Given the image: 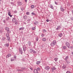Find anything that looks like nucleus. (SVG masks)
Masks as SVG:
<instances>
[{"instance_id": "7c9ffc66", "label": "nucleus", "mask_w": 73, "mask_h": 73, "mask_svg": "<svg viewBox=\"0 0 73 73\" xmlns=\"http://www.w3.org/2000/svg\"><path fill=\"white\" fill-rule=\"evenodd\" d=\"M41 37H44L45 35L43 34H41Z\"/></svg>"}, {"instance_id": "2eb2a0df", "label": "nucleus", "mask_w": 73, "mask_h": 73, "mask_svg": "<svg viewBox=\"0 0 73 73\" xmlns=\"http://www.w3.org/2000/svg\"><path fill=\"white\" fill-rule=\"evenodd\" d=\"M8 15H9V16H10V17H12V15H11V13L10 12H8Z\"/></svg>"}, {"instance_id": "052dcab7", "label": "nucleus", "mask_w": 73, "mask_h": 73, "mask_svg": "<svg viewBox=\"0 0 73 73\" xmlns=\"http://www.w3.org/2000/svg\"><path fill=\"white\" fill-rule=\"evenodd\" d=\"M34 24H35V25H36V23H34Z\"/></svg>"}, {"instance_id": "a211bd4d", "label": "nucleus", "mask_w": 73, "mask_h": 73, "mask_svg": "<svg viewBox=\"0 0 73 73\" xmlns=\"http://www.w3.org/2000/svg\"><path fill=\"white\" fill-rule=\"evenodd\" d=\"M68 58L69 57H68V56H67L64 59V60H65V61H67V60H68Z\"/></svg>"}, {"instance_id": "412c9836", "label": "nucleus", "mask_w": 73, "mask_h": 73, "mask_svg": "<svg viewBox=\"0 0 73 73\" xmlns=\"http://www.w3.org/2000/svg\"><path fill=\"white\" fill-rule=\"evenodd\" d=\"M23 51H24V52H25V51H26V47H24L23 46Z\"/></svg>"}, {"instance_id": "dca6fc26", "label": "nucleus", "mask_w": 73, "mask_h": 73, "mask_svg": "<svg viewBox=\"0 0 73 73\" xmlns=\"http://www.w3.org/2000/svg\"><path fill=\"white\" fill-rule=\"evenodd\" d=\"M34 50H33V49H31L30 50V52L31 53H32L33 52V51Z\"/></svg>"}, {"instance_id": "1a4fd4ad", "label": "nucleus", "mask_w": 73, "mask_h": 73, "mask_svg": "<svg viewBox=\"0 0 73 73\" xmlns=\"http://www.w3.org/2000/svg\"><path fill=\"white\" fill-rule=\"evenodd\" d=\"M6 40V37H3L2 38L1 40L2 41H5Z\"/></svg>"}, {"instance_id": "69168bd1", "label": "nucleus", "mask_w": 73, "mask_h": 73, "mask_svg": "<svg viewBox=\"0 0 73 73\" xmlns=\"http://www.w3.org/2000/svg\"><path fill=\"white\" fill-rule=\"evenodd\" d=\"M1 1V0H0V1Z\"/></svg>"}, {"instance_id": "0e129e2a", "label": "nucleus", "mask_w": 73, "mask_h": 73, "mask_svg": "<svg viewBox=\"0 0 73 73\" xmlns=\"http://www.w3.org/2000/svg\"><path fill=\"white\" fill-rule=\"evenodd\" d=\"M72 44H73V41H72Z\"/></svg>"}, {"instance_id": "c756f323", "label": "nucleus", "mask_w": 73, "mask_h": 73, "mask_svg": "<svg viewBox=\"0 0 73 73\" xmlns=\"http://www.w3.org/2000/svg\"><path fill=\"white\" fill-rule=\"evenodd\" d=\"M5 30L8 31L9 30V28L8 27H6L5 28Z\"/></svg>"}, {"instance_id": "473e14b6", "label": "nucleus", "mask_w": 73, "mask_h": 73, "mask_svg": "<svg viewBox=\"0 0 73 73\" xmlns=\"http://www.w3.org/2000/svg\"><path fill=\"white\" fill-rule=\"evenodd\" d=\"M14 22L15 23V24H16V25L18 24V22H17V21H15Z\"/></svg>"}, {"instance_id": "72a5a7b5", "label": "nucleus", "mask_w": 73, "mask_h": 73, "mask_svg": "<svg viewBox=\"0 0 73 73\" xmlns=\"http://www.w3.org/2000/svg\"><path fill=\"white\" fill-rule=\"evenodd\" d=\"M32 30H35L36 29V28L35 27H32Z\"/></svg>"}, {"instance_id": "a878e982", "label": "nucleus", "mask_w": 73, "mask_h": 73, "mask_svg": "<svg viewBox=\"0 0 73 73\" xmlns=\"http://www.w3.org/2000/svg\"><path fill=\"white\" fill-rule=\"evenodd\" d=\"M36 70H37V71H40V68L39 67H38L36 68Z\"/></svg>"}, {"instance_id": "3c124183", "label": "nucleus", "mask_w": 73, "mask_h": 73, "mask_svg": "<svg viewBox=\"0 0 73 73\" xmlns=\"http://www.w3.org/2000/svg\"><path fill=\"white\" fill-rule=\"evenodd\" d=\"M11 4H12L13 5L14 4V3L13 2H11Z\"/></svg>"}, {"instance_id": "8fccbe9b", "label": "nucleus", "mask_w": 73, "mask_h": 73, "mask_svg": "<svg viewBox=\"0 0 73 73\" xmlns=\"http://www.w3.org/2000/svg\"><path fill=\"white\" fill-rule=\"evenodd\" d=\"M30 69L31 70H33V68H30Z\"/></svg>"}, {"instance_id": "864d4df0", "label": "nucleus", "mask_w": 73, "mask_h": 73, "mask_svg": "<svg viewBox=\"0 0 73 73\" xmlns=\"http://www.w3.org/2000/svg\"><path fill=\"white\" fill-rule=\"evenodd\" d=\"M14 58H15V59H16V56H14Z\"/></svg>"}, {"instance_id": "c03bdc74", "label": "nucleus", "mask_w": 73, "mask_h": 73, "mask_svg": "<svg viewBox=\"0 0 73 73\" xmlns=\"http://www.w3.org/2000/svg\"><path fill=\"white\" fill-rule=\"evenodd\" d=\"M70 19L71 20H73V17H71L70 18Z\"/></svg>"}, {"instance_id": "b1692460", "label": "nucleus", "mask_w": 73, "mask_h": 73, "mask_svg": "<svg viewBox=\"0 0 73 73\" xmlns=\"http://www.w3.org/2000/svg\"><path fill=\"white\" fill-rule=\"evenodd\" d=\"M23 18L25 20H26L27 19V16L25 15L24 16Z\"/></svg>"}, {"instance_id": "e433bc0d", "label": "nucleus", "mask_w": 73, "mask_h": 73, "mask_svg": "<svg viewBox=\"0 0 73 73\" xmlns=\"http://www.w3.org/2000/svg\"><path fill=\"white\" fill-rule=\"evenodd\" d=\"M33 53H34V54H36V51H35V50H34V51H33Z\"/></svg>"}, {"instance_id": "9d476101", "label": "nucleus", "mask_w": 73, "mask_h": 73, "mask_svg": "<svg viewBox=\"0 0 73 73\" xmlns=\"http://www.w3.org/2000/svg\"><path fill=\"white\" fill-rule=\"evenodd\" d=\"M27 44L29 46H31V42L30 41L28 42Z\"/></svg>"}, {"instance_id": "4c0bfd02", "label": "nucleus", "mask_w": 73, "mask_h": 73, "mask_svg": "<svg viewBox=\"0 0 73 73\" xmlns=\"http://www.w3.org/2000/svg\"><path fill=\"white\" fill-rule=\"evenodd\" d=\"M7 33H11V31H9V30H8V31H7Z\"/></svg>"}, {"instance_id": "c85d7f7f", "label": "nucleus", "mask_w": 73, "mask_h": 73, "mask_svg": "<svg viewBox=\"0 0 73 73\" xmlns=\"http://www.w3.org/2000/svg\"><path fill=\"white\" fill-rule=\"evenodd\" d=\"M9 17H8L6 19V21H8V20H9Z\"/></svg>"}, {"instance_id": "f8f14e48", "label": "nucleus", "mask_w": 73, "mask_h": 73, "mask_svg": "<svg viewBox=\"0 0 73 73\" xmlns=\"http://www.w3.org/2000/svg\"><path fill=\"white\" fill-rule=\"evenodd\" d=\"M4 46L5 47H8L9 46V44L6 43L4 44Z\"/></svg>"}, {"instance_id": "de8ad7c7", "label": "nucleus", "mask_w": 73, "mask_h": 73, "mask_svg": "<svg viewBox=\"0 0 73 73\" xmlns=\"http://www.w3.org/2000/svg\"><path fill=\"white\" fill-rule=\"evenodd\" d=\"M21 11H24V8L23 7H22L21 8Z\"/></svg>"}, {"instance_id": "0eeeda50", "label": "nucleus", "mask_w": 73, "mask_h": 73, "mask_svg": "<svg viewBox=\"0 0 73 73\" xmlns=\"http://www.w3.org/2000/svg\"><path fill=\"white\" fill-rule=\"evenodd\" d=\"M56 69V68H55V67H52L51 68V70H52V72H53V70H54Z\"/></svg>"}, {"instance_id": "cd10ccee", "label": "nucleus", "mask_w": 73, "mask_h": 73, "mask_svg": "<svg viewBox=\"0 0 73 73\" xmlns=\"http://www.w3.org/2000/svg\"><path fill=\"white\" fill-rule=\"evenodd\" d=\"M66 48V46H63V49H65Z\"/></svg>"}, {"instance_id": "e2e57ef3", "label": "nucleus", "mask_w": 73, "mask_h": 73, "mask_svg": "<svg viewBox=\"0 0 73 73\" xmlns=\"http://www.w3.org/2000/svg\"><path fill=\"white\" fill-rule=\"evenodd\" d=\"M72 54H73V52H72Z\"/></svg>"}, {"instance_id": "aec40b11", "label": "nucleus", "mask_w": 73, "mask_h": 73, "mask_svg": "<svg viewBox=\"0 0 73 73\" xmlns=\"http://www.w3.org/2000/svg\"><path fill=\"white\" fill-rule=\"evenodd\" d=\"M31 9H33L35 8V5H31Z\"/></svg>"}, {"instance_id": "c9c22d12", "label": "nucleus", "mask_w": 73, "mask_h": 73, "mask_svg": "<svg viewBox=\"0 0 73 73\" xmlns=\"http://www.w3.org/2000/svg\"><path fill=\"white\" fill-rule=\"evenodd\" d=\"M26 14H27V15H29L30 14V13H29V12H27Z\"/></svg>"}, {"instance_id": "338daca9", "label": "nucleus", "mask_w": 73, "mask_h": 73, "mask_svg": "<svg viewBox=\"0 0 73 73\" xmlns=\"http://www.w3.org/2000/svg\"><path fill=\"white\" fill-rule=\"evenodd\" d=\"M0 72H1V70H0Z\"/></svg>"}, {"instance_id": "5701e85b", "label": "nucleus", "mask_w": 73, "mask_h": 73, "mask_svg": "<svg viewBox=\"0 0 73 73\" xmlns=\"http://www.w3.org/2000/svg\"><path fill=\"white\" fill-rule=\"evenodd\" d=\"M18 3L19 5H22V3L21 2H18Z\"/></svg>"}, {"instance_id": "ddd939ff", "label": "nucleus", "mask_w": 73, "mask_h": 73, "mask_svg": "<svg viewBox=\"0 0 73 73\" xmlns=\"http://www.w3.org/2000/svg\"><path fill=\"white\" fill-rule=\"evenodd\" d=\"M36 63V65H39L41 63V62L40 61H37Z\"/></svg>"}, {"instance_id": "13d9d810", "label": "nucleus", "mask_w": 73, "mask_h": 73, "mask_svg": "<svg viewBox=\"0 0 73 73\" xmlns=\"http://www.w3.org/2000/svg\"><path fill=\"white\" fill-rule=\"evenodd\" d=\"M9 56H8V55H7L6 56V58H8V57Z\"/></svg>"}, {"instance_id": "f03ea898", "label": "nucleus", "mask_w": 73, "mask_h": 73, "mask_svg": "<svg viewBox=\"0 0 73 73\" xmlns=\"http://www.w3.org/2000/svg\"><path fill=\"white\" fill-rule=\"evenodd\" d=\"M9 34L6 33V36L7 37V40L8 41H11V38L9 36Z\"/></svg>"}, {"instance_id": "603ef678", "label": "nucleus", "mask_w": 73, "mask_h": 73, "mask_svg": "<svg viewBox=\"0 0 73 73\" xmlns=\"http://www.w3.org/2000/svg\"><path fill=\"white\" fill-rule=\"evenodd\" d=\"M18 70L19 72H21L22 71L21 70Z\"/></svg>"}, {"instance_id": "680f3d73", "label": "nucleus", "mask_w": 73, "mask_h": 73, "mask_svg": "<svg viewBox=\"0 0 73 73\" xmlns=\"http://www.w3.org/2000/svg\"><path fill=\"white\" fill-rule=\"evenodd\" d=\"M36 40L37 41H38V39H36Z\"/></svg>"}, {"instance_id": "a18cd8bd", "label": "nucleus", "mask_w": 73, "mask_h": 73, "mask_svg": "<svg viewBox=\"0 0 73 73\" xmlns=\"http://www.w3.org/2000/svg\"><path fill=\"white\" fill-rule=\"evenodd\" d=\"M7 55L9 57H10V56H11V54H9Z\"/></svg>"}, {"instance_id": "6e6552de", "label": "nucleus", "mask_w": 73, "mask_h": 73, "mask_svg": "<svg viewBox=\"0 0 73 73\" xmlns=\"http://www.w3.org/2000/svg\"><path fill=\"white\" fill-rule=\"evenodd\" d=\"M48 7H49L50 8L52 9H54V7L51 4H50L48 6Z\"/></svg>"}, {"instance_id": "774afa93", "label": "nucleus", "mask_w": 73, "mask_h": 73, "mask_svg": "<svg viewBox=\"0 0 73 73\" xmlns=\"http://www.w3.org/2000/svg\"><path fill=\"white\" fill-rule=\"evenodd\" d=\"M0 4H1V2H0Z\"/></svg>"}, {"instance_id": "49530a36", "label": "nucleus", "mask_w": 73, "mask_h": 73, "mask_svg": "<svg viewBox=\"0 0 73 73\" xmlns=\"http://www.w3.org/2000/svg\"><path fill=\"white\" fill-rule=\"evenodd\" d=\"M55 4H56V5H58V3L56 2V1H55Z\"/></svg>"}, {"instance_id": "a19ab883", "label": "nucleus", "mask_w": 73, "mask_h": 73, "mask_svg": "<svg viewBox=\"0 0 73 73\" xmlns=\"http://www.w3.org/2000/svg\"><path fill=\"white\" fill-rule=\"evenodd\" d=\"M66 62L67 63V64H70V62L68 61V60H66Z\"/></svg>"}, {"instance_id": "f3484780", "label": "nucleus", "mask_w": 73, "mask_h": 73, "mask_svg": "<svg viewBox=\"0 0 73 73\" xmlns=\"http://www.w3.org/2000/svg\"><path fill=\"white\" fill-rule=\"evenodd\" d=\"M34 73H38V71L36 69H35L34 70Z\"/></svg>"}, {"instance_id": "39448f33", "label": "nucleus", "mask_w": 73, "mask_h": 73, "mask_svg": "<svg viewBox=\"0 0 73 73\" xmlns=\"http://www.w3.org/2000/svg\"><path fill=\"white\" fill-rule=\"evenodd\" d=\"M62 6H61L60 7V10H61L62 12H64V11H65V9H64V8L62 7Z\"/></svg>"}, {"instance_id": "393cba45", "label": "nucleus", "mask_w": 73, "mask_h": 73, "mask_svg": "<svg viewBox=\"0 0 73 73\" xmlns=\"http://www.w3.org/2000/svg\"><path fill=\"white\" fill-rule=\"evenodd\" d=\"M24 28L23 27H22L19 29V30H24Z\"/></svg>"}, {"instance_id": "423d86ee", "label": "nucleus", "mask_w": 73, "mask_h": 73, "mask_svg": "<svg viewBox=\"0 0 73 73\" xmlns=\"http://www.w3.org/2000/svg\"><path fill=\"white\" fill-rule=\"evenodd\" d=\"M60 28H61V26L60 25H59L57 26V28L56 29L57 31H58V30H59V29H60Z\"/></svg>"}, {"instance_id": "4d7b16f0", "label": "nucleus", "mask_w": 73, "mask_h": 73, "mask_svg": "<svg viewBox=\"0 0 73 73\" xmlns=\"http://www.w3.org/2000/svg\"><path fill=\"white\" fill-rule=\"evenodd\" d=\"M25 1L26 3H27V0H25Z\"/></svg>"}, {"instance_id": "9b49d317", "label": "nucleus", "mask_w": 73, "mask_h": 73, "mask_svg": "<svg viewBox=\"0 0 73 73\" xmlns=\"http://www.w3.org/2000/svg\"><path fill=\"white\" fill-rule=\"evenodd\" d=\"M45 69L46 70H49L50 69V67H49L48 66H46L45 67Z\"/></svg>"}, {"instance_id": "20e7f679", "label": "nucleus", "mask_w": 73, "mask_h": 73, "mask_svg": "<svg viewBox=\"0 0 73 73\" xmlns=\"http://www.w3.org/2000/svg\"><path fill=\"white\" fill-rule=\"evenodd\" d=\"M19 52L21 53V54H23V50H22V48H19Z\"/></svg>"}, {"instance_id": "6ab92c4d", "label": "nucleus", "mask_w": 73, "mask_h": 73, "mask_svg": "<svg viewBox=\"0 0 73 73\" xmlns=\"http://www.w3.org/2000/svg\"><path fill=\"white\" fill-rule=\"evenodd\" d=\"M62 68L63 69H65V68H66V65H64V64L62 66Z\"/></svg>"}, {"instance_id": "f704fd0d", "label": "nucleus", "mask_w": 73, "mask_h": 73, "mask_svg": "<svg viewBox=\"0 0 73 73\" xmlns=\"http://www.w3.org/2000/svg\"><path fill=\"white\" fill-rule=\"evenodd\" d=\"M21 69H22V70H25V67H22L21 68Z\"/></svg>"}, {"instance_id": "5fc2aeb1", "label": "nucleus", "mask_w": 73, "mask_h": 73, "mask_svg": "<svg viewBox=\"0 0 73 73\" xmlns=\"http://www.w3.org/2000/svg\"><path fill=\"white\" fill-rule=\"evenodd\" d=\"M46 21H47V22H49V20L48 19H47L46 20Z\"/></svg>"}, {"instance_id": "ea45409f", "label": "nucleus", "mask_w": 73, "mask_h": 73, "mask_svg": "<svg viewBox=\"0 0 73 73\" xmlns=\"http://www.w3.org/2000/svg\"><path fill=\"white\" fill-rule=\"evenodd\" d=\"M11 58V61H14V60H15L12 59V58Z\"/></svg>"}, {"instance_id": "bf43d9fd", "label": "nucleus", "mask_w": 73, "mask_h": 73, "mask_svg": "<svg viewBox=\"0 0 73 73\" xmlns=\"http://www.w3.org/2000/svg\"><path fill=\"white\" fill-rule=\"evenodd\" d=\"M0 32H1V33H2V32H3L1 30H0Z\"/></svg>"}, {"instance_id": "7ed1b4c3", "label": "nucleus", "mask_w": 73, "mask_h": 73, "mask_svg": "<svg viewBox=\"0 0 73 73\" xmlns=\"http://www.w3.org/2000/svg\"><path fill=\"white\" fill-rule=\"evenodd\" d=\"M66 45L68 47V48H70V44L68 42H66Z\"/></svg>"}, {"instance_id": "2f4dec72", "label": "nucleus", "mask_w": 73, "mask_h": 73, "mask_svg": "<svg viewBox=\"0 0 73 73\" xmlns=\"http://www.w3.org/2000/svg\"><path fill=\"white\" fill-rule=\"evenodd\" d=\"M42 40L43 41H46V38H43L42 39Z\"/></svg>"}, {"instance_id": "4468645a", "label": "nucleus", "mask_w": 73, "mask_h": 73, "mask_svg": "<svg viewBox=\"0 0 73 73\" xmlns=\"http://www.w3.org/2000/svg\"><path fill=\"white\" fill-rule=\"evenodd\" d=\"M60 37H61L63 35H62V33H61L60 34H59L58 35Z\"/></svg>"}, {"instance_id": "58836bf2", "label": "nucleus", "mask_w": 73, "mask_h": 73, "mask_svg": "<svg viewBox=\"0 0 73 73\" xmlns=\"http://www.w3.org/2000/svg\"><path fill=\"white\" fill-rule=\"evenodd\" d=\"M32 15H36V14H35V13L34 12H32L31 13Z\"/></svg>"}, {"instance_id": "09e8293b", "label": "nucleus", "mask_w": 73, "mask_h": 73, "mask_svg": "<svg viewBox=\"0 0 73 73\" xmlns=\"http://www.w3.org/2000/svg\"><path fill=\"white\" fill-rule=\"evenodd\" d=\"M31 21V19H28L27 20V21Z\"/></svg>"}, {"instance_id": "f257e3e1", "label": "nucleus", "mask_w": 73, "mask_h": 73, "mask_svg": "<svg viewBox=\"0 0 73 73\" xmlns=\"http://www.w3.org/2000/svg\"><path fill=\"white\" fill-rule=\"evenodd\" d=\"M56 44V40H53V42H51L50 44V45L51 46H53Z\"/></svg>"}, {"instance_id": "4be33fe9", "label": "nucleus", "mask_w": 73, "mask_h": 73, "mask_svg": "<svg viewBox=\"0 0 73 73\" xmlns=\"http://www.w3.org/2000/svg\"><path fill=\"white\" fill-rule=\"evenodd\" d=\"M12 22H13V23H14L15 21H15V18H13L12 19Z\"/></svg>"}, {"instance_id": "37998d69", "label": "nucleus", "mask_w": 73, "mask_h": 73, "mask_svg": "<svg viewBox=\"0 0 73 73\" xmlns=\"http://www.w3.org/2000/svg\"><path fill=\"white\" fill-rule=\"evenodd\" d=\"M66 73H72V72H70L69 71H67Z\"/></svg>"}, {"instance_id": "79ce46f5", "label": "nucleus", "mask_w": 73, "mask_h": 73, "mask_svg": "<svg viewBox=\"0 0 73 73\" xmlns=\"http://www.w3.org/2000/svg\"><path fill=\"white\" fill-rule=\"evenodd\" d=\"M43 32H44V33L46 32V30H45V29H43Z\"/></svg>"}, {"instance_id": "6e6d98bb", "label": "nucleus", "mask_w": 73, "mask_h": 73, "mask_svg": "<svg viewBox=\"0 0 73 73\" xmlns=\"http://www.w3.org/2000/svg\"><path fill=\"white\" fill-rule=\"evenodd\" d=\"M5 20H3V23H5Z\"/></svg>"}, {"instance_id": "bb28decb", "label": "nucleus", "mask_w": 73, "mask_h": 73, "mask_svg": "<svg viewBox=\"0 0 73 73\" xmlns=\"http://www.w3.org/2000/svg\"><path fill=\"white\" fill-rule=\"evenodd\" d=\"M54 60H55V61L56 62L57 60H58V58H54Z\"/></svg>"}]
</instances>
